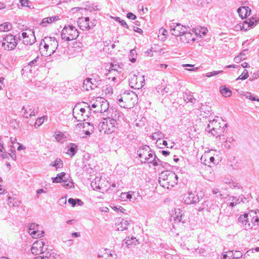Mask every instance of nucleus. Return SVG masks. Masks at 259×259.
Here are the masks:
<instances>
[{
	"label": "nucleus",
	"instance_id": "nucleus-1",
	"mask_svg": "<svg viewBox=\"0 0 259 259\" xmlns=\"http://www.w3.org/2000/svg\"><path fill=\"white\" fill-rule=\"evenodd\" d=\"M259 213L258 210H251L248 213H244L241 215L238 218V222L241 226L245 230L257 229L258 223L259 222Z\"/></svg>",
	"mask_w": 259,
	"mask_h": 259
},
{
	"label": "nucleus",
	"instance_id": "nucleus-2",
	"mask_svg": "<svg viewBox=\"0 0 259 259\" xmlns=\"http://www.w3.org/2000/svg\"><path fill=\"white\" fill-rule=\"evenodd\" d=\"M178 180V177L174 172L165 170L160 174L158 182L161 187L169 189L177 184Z\"/></svg>",
	"mask_w": 259,
	"mask_h": 259
},
{
	"label": "nucleus",
	"instance_id": "nucleus-3",
	"mask_svg": "<svg viewBox=\"0 0 259 259\" xmlns=\"http://www.w3.org/2000/svg\"><path fill=\"white\" fill-rule=\"evenodd\" d=\"M118 103L121 107L130 109L137 102V95L133 92L126 91L117 96Z\"/></svg>",
	"mask_w": 259,
	"mask_h": 259
},
{
	"label": "nucleus",
	"instance_id": "nucleus-4",
	"mask_svg": "<svg viewBox=\"0 0 259 259\" xmlns=\"http://www.w3.org/2000/svg\"><path fill=\"white\" fill-rule=\"evenodd\" d=\"M44 47L46 53L45 55L51 56L56 52L58 47V42L55 37H46L40 43V48Z\"/></svg>",
	"mask_w": 259,
	"mask_h": 259
},
{
	"label": "nucleus",
	"instance_id": "nucleus-5",
	"mask_svg": "<svg viewBox=\"0 0 259 259\" xmlns=\"http://www.w3.org/2000/svg\"><path fill=\"white\" fill-rule=\"evenodd\" d=\"M116 114H115L116 116ZM115 117L112 115V117H107L100 122L98 125V128L100 132L109 134L115 131L117 123Z\"/></svg>",
	"mask_w": 259,
	"mask_h": 259
},
{
	"label": "nucleus",
	"instance_id": "nucleus-6",
	"mask_svg": "<svg viewBox=\"0 0 259 259\" xmlns=\"http://www.w3.org/2000/svg\"><path fill=\"white\" fill-rule=\"evenodd\" d=\"M227 124L221 123L217 119H213L210 121L205 130L214 136L220 137L224 133Z\"/></svg>",
	"mask_w": 259,
	"mask_h": 259
},
{
	"label": "nucleus",
	"instance_id": "nucleus-7",
	"mask_svg": "<svg viewBox=\"0 0 259 259\" xmlns=\"http://www.w3.org/2000/svg\"><path fill=\"white\" fill-rule=\"evenodd\" d=\"M61 37L65 41H70L77 38L79 32L73 26H65L61 31Z\"/></svg>",
	"mask_w": 259,
	"mask_h": 259
},
{
	"label": "nucleus",
	"instance_id": "nucleus-8",
	"mask_svg": "<svg viewBox=\"0 0 259 259\" xmlns=\"http://www.w3.org/2000/svg\"><path fill=\"white\" fill-rule=\"evenodd\" d=\"M145 83L144 76L139 72L137 75L131 73L130 74L129 85L132 88L141 89Z\"/></svg>",
	"mask_w": 259,
	"mask_h": 259
},
{
	"label": "nucleus",
	"instance_id": "nucleus-9",
	"mask_svg": "<svg viewBox=\"0 0 259 259\" xmlns=\"http://www.w3.org/2000/svg\"><path fill=\"white\" fill-rule=\"evenodd\" d=\"M137 154L141 159L142 163H149L150 160L153 158L155 154L151 150L150 147L147 145H145L140 148L137 151Z\"/></svg>",
	"mask_w": 259,
	"mask_h": 259
},
{
	"label": "nucleus",
	"instance_id": "nucleus-10",
	"mask_svg": "<svg viewBox=\"0 0 259 259\" xmlns=\"http://www.w3.org/2000/svg\"><path fill=\"white\" fill-rule=\"evenodd\" d=\"M204 196V193L201 191L199 194L195 195L192 192H188L184 195L183 200L185 204H195L200 201Z\"/></svg>",
	"mask_w": 259,
	"mask_h": 259
},
{
	"label": "nucleus",
	"instance_id": "nucleus-11",
	"mask_svg": "<svg viewBox=\"0 0 259 259\" xmlns=\"http://www.w3.org/2000/svg\"><path fill=\"white\" fill-rule=\"evenodd\" d=\"M17 45L15 36L12 34L7 35L3 39L2 46L7 51L14 50Z\"/></svg>",
	"mask_w": 259,
	"mask_h": 259
},
{
	"label": "nucleus",
	"instance_id": "nucleus-12",
	"mask_svg": "<svg viewBox=\"0 0 259 259\" xmlns=\"http://www.w3.org/2000/svg\"><path fill=\"white\" fill-rule=\"evenodd\" d=\"M19 38L22 39L23 43L25 45H32L36 40L34 32L31 30H28L27 32H23Z\"/></svg>",
	"mask_w": 259,
	"mask_h": 259
},
{
	"label": "nucleus",
	"instance_id": "nucleus-13",
	"mask_svg": "<svg viewBox=\"0 0 259 259\" xmlns=\"http://www.w3.org/2000/svg\"><path fill=\"white\" fill-rule=\"evenodd\" d=\"M170 31L171 34L176 36H180L182 34L185 32V31H187L189 29V27L182 25L180 23H171L169 24Z\"/></svg>",
	"mask_w": 259,
	"mask_h": 259
},
{
	"label": "nucleus",
	"instance_id": "nucleus-14",
	"mask_svg": "<svg viewBox=\"0 0 259 259\" xmlns=\"http://www.w3.org/2000/svg\"><path fill=\"white\" fill-rule=\"evenodd\" d=\"M47 246L45 245V243L42 240H37L33 244L31 251L33 254H38L44 253L47 250Z\"/></svg>",
	"mask_w": 259,
	"mask_h": 259
},
{
	"label": "nucleus",
	"instance_id": "nucleus-15",
	"mask_svg": "<svg viewBox=\"0 0 259 259\" xmlns=\"http://www.w3.org/2000/svg\"><path fill=\"white\" fill-rule=\"evenodd\" d=\"M40 226L35 223H31L29 225L28 233L33 238H40L44 236V232L39 230Z\"/></svg>",
	"mask_w": 259,
	"mask_h": 259
},
{
	"label": "nucleus",
	"instance_id": "nucleus-16",
	"mask_svg": "<svg viewBox=\"0 0 259 259\" xmlns=\"http://www.w3.org/2000/svg\"><path fill=\"white\" fill-rule=\"evenodd\" d=\"M90 18L89 17H81L78 19L77 21V24L80 28L83 30H89L92 28L96 25V24L92 23V25L90 24Z\"/></svg>",
	"mask_w": 259,
	"mask_h": 259
},
{
	"label": "nucleus",
	"instance_id": "nucleus-17",
	"mask_svg": "<svg viewBox=\"0 0 259 259\" xmlns=\"http://www.w3.org/2000/svg\"><path fill=\"white\" fill-rule=\"evenodd\" d=\"M96 82H97V81L96 78H87L83 81L82 88L87 91L93 90L97 87Z\"/></svg>",
	"mask_w": 259,
	"mask_h": 259
},
{
	"label": "nucleus",
	"instance_id": "nucleus-18",
	"mask_svg": "<svg viewBox=\"0 0 259 259\" xmlns=\"http://www.w3.org/2000/svg\"><path fill=\"white\" fill-rule=\"evenodd\" d=\"M22 110H24L23 116L26 118L34 116L37 113V111H35L33 107L29 105L26 106H23Z\"/></svg>",
	"mask_w": 259,
	"mask_h": 259
},
{
	"label": "nucleus",
	"instance_id": "nucleus-19",
	"mask_svg": "<svg viewBox=\"0 0 259 259\" xmlns=\"http://www.w3.org/2000/svg\"><path fill=\"white\" fill-rule=\"evenodd\" d=\"M180 40L184 43H190L191 41H194L195 40L194 36L193 34L188 31H185L180 36Z\"/></svg>",
	"mask_w": 259,
	"mask_h": 259
},
{
	"label": "nucleus",
	"instance_id": "nucleus-20",
	"mask_svg": "<svg viewBox=\"0 0 259 259\" xmlns=\"http://www.w3.org/2000/svg\"><path fill=\"white\" fill-rule=\"evenodd\" d=\"M122 71V69L119 67V65L115 64H111V66L109 69V72L107 73L106 75L107 77L110 79L111 77V75H117V74L121 73Z\"/></svg>",
	"mask_w": 259,
	"mask_h": 259
},
{
	"label": "nucleus",
	"instance_id": "nucleus-21",
	"mask_svg": "<svg viewBox=\"0 0 259 259\" xmlns=\"http://www.w3.org/2000/svg\"><path fill=\"white\" fill-rule=\"evenodd\" d=\"M121 199L125 201L129 199L131 201L134 202L137 199L135 192L130 191L128 193H122L120 195Z\"/></svg>",
	"mask_w": 259,
	"mask_h": 259
},
{
	"label": "nucleus",
	"instance_id": "nucleus-22",
	"mask_svg": "<svg viewBox=\"0 0 259 259\" xmlns=\"http://www.w3.org/2000/svg\"><path fill=\"white\" fill-rule=\"evenodd\" d=\"M129 225L130 223L127 220L121 219L117 225V230L121 231L127 230Z\"/></svg>",
	"mask_w": 259,
	"mask_h": 259
},
{
	"label": "nucleus",
	"instance_id": "nucleus-23",
	"mask_svg": "<svg viewBox=\"0 0 259 259\" xmlns=\"http://www.w3.org/2000/svg\"><path fill=\"white\" fill-rule=\"evenodd\" d=\"M59 19V17L57 16H54L52 17H49L45 18L42 19L41 24L45 27L47 26L48 24L52 23L54 21H56Z\"/></svg>",
	"mask_w": 259,
	"mask_h": 259
},
{
	"label": "nucleus",
	"instance_id": "nucleus-24",
	"mask_svg": "<svg viewBox=\"0 0 259 259\" xmlns=\"http://www.w3.org/2000/svg\"><path fill=\"white\" fill-rule=\"evenodd\" d=\"M8 204L10 207H18L20 204L21 202L16 198H13L11 197L8 198Z\"/></svg>",
	"mask_w": 259,
	"mask_h": 259
},
{
	"label": "nucleus",
	"instance_id": "nucleus-25",
	"mask_svg": "<svg viewBox=\"0 0 259 259\" xmlns=\"http://www.w3.org/2000/svg\"><path fill=\"white\" fill-rule=\"evenodd\" d=\"M220 92L225 97H229L232 95L231 91L225 86H222L220 88Z\"/></svg>",
	"mask_w": 259,
	"mask_h": 259
},
{
	"label": "nucleus",
	"instance_id": "nucleus-26",
	"mask_svg": "<svg viewBox=\"0 0 259 259\" xmlns=\"http://www.w3.org/2000/svg\"><path fill=\"white\" fill-rule=\"evenodd\" d=\"M149 163H152L153 166L161 165L164 166L163 164L166 165L167 163L163 162L161 160L156 157V155H154L153 158H152V160H150Z\"/></svg>",
	"mask_w": 259,
	"mask_h": 259
},
{
	"label": "nucleus",
	"instance_id": "nucleus-27",
	"mask_svg": "<svg viewBox=\"0 0 259 259\" xmlns=\"http://www.w3.org/2000/svg\"><path fill=\"white\" fill-rule=\"evenodd\" d=\"M249 10V7H242L238 9L237 12L239 14V16L243 19L246 17V11Z\"/></svg>",
	"mask_w": 259,
	"mask_h": 259
},
{
	"label": "nucleus",
	"instance_id": "nucleus-28",
	"mask_svg": "<svg viewBox=\"0 0 259 259\" xmlns=\"http://www.w3.org/2000/svg\"><path fill=\"white\" fill-rule=\"evenodd\" d=\"M164 134L160 131H158L153 134L151 136L153 140H157V143H158L161 139L164 138Z\"/></svg>",
	"mask_w": 259,
	"mask_h": 259
},
{
	"label": "nucleus",
	"instance_id": "nucleus-29",
	"mask_svg": "<svg viewBox=\"0 0 259 259\" xmlns=\"http://www.w3.org/2000/svg\"><path fill=\"white\" fill-rule=\"evenodd\" d=\"M77 146L74 144H70L68 147V150L67 153L71 155V156L75 155L76 153Z\"/></svg>",
	"mask_w": 259,
	"mask_h": 259
},
{
	"label": "nucleus",
	"instance_id": "nucleus-30",
	"mask_svg": "<svg viewBox=\"0 0 259 259\" xmlns=\"http://www.w3.org/2000/svg\"><path fill=\"white\" fill-rule=\"evenodd\" d=\"M66 174L64 172L58 174L56 178H53V183H61L65 178Z\"/></svg>",
	"mask_w": 259,
	"mask_h": 259
},
{
	"label": "nucleus",
	"instance_id": "nucleus-31",
	"mask_svg": "<svg viewBox=\"0 0 259 259\" xmlns=\"http://www.w3.org/2000/svg\"><path fill=\"white\" fill-rule=\"evenodd\" d=\"M157 91L158 93L164 95L165 93L167 94L168 93V89L164 85H161L157 88Z\"/></svg>",
	"mask_w": 259,
	"mask_h": 259
},
{
	"label": "nucleus",
	"instance_id": "nucleus-32",
	"mask_svg": "<svg viewBox=\"0 0 259 259\" xmlns=\"http://www.w3.org/2000/svg\"><path fill=\"white\" fill-rule=\"evenodd\" d=\"M243 96L246 99H249L250 100H251L252 101H256L259 102V98H256L250 92H245L244 93Z\"/></svg>",
	"mask_w": 259,
	"mask_h": 259
},
{
	"label": "nucleus",
	"instance_id": "nucleus-33",
	"mask_svg": "<svg viewBox=\"0 0 259 259\" xmlns=\"http://www.w3.org/2000/svg\"><path fill=\"white\" fill-rule=\"evenodd\" d=\"M11 25L9 23L7 22L0 24V31H7L11 30Z\"/></svg>",
	"mask_w": 259,
	"mask_h": 259
},
{
	"label": "nucleus",
	"instance_id": "nucleus-34",
	"mask_svg": "<svg viewBox=\"0 0 259 259\" xmlns=\"http://www.w3.org/2000/svg\"><path fill=\"white\" fill-rule=\"evenodd\" d=\"M10 149L9 151L11 153H13L14 152H15V147L14 146L15 144H17V139L15 138L11 137L10 138Z\"/></svg>",
	"mask_w": 259,
	"mask_h": 259
},
{
	"label": "nucleus",
	"instance_id": "nucleus-35",
	"mask_svg": "<svg viewBox=\"0 0 259 259\" xmlns=\"http://www.w3.org/2000/svg\"><path fill=\"white\" fill-rule=\"evenodd\" d=\"M101 106V110L100 111L98 110L97 112H100L101 113L105 112L107 111V110L109 108L108 103L107 101H103L102 103L100 105Z\"/></svg>",
	"mask_w": 259,
	"mask_h": 259
},
{
	"label": "nucleus",
	"instance_id": "nucleus-36",
	"mask_svg": "<svg viewBox=\"0 0 259 259\" xmlns=\"http://www.w3.org/2000/svg\"><path fill=\"white\" fill-rule=\"evenodd\" d=\"M206 207H207V209L208 211L211 212V207H208V205L207 204V201H205L204 202L202 203L201 204V206L198 207L197 208V210L199 211H201L203 210H204Z\"/></svg>",
	"mask_w": 259,
	"mask_h": 259
},
{
	"label": "nucleus",
	"instance_id": "nucleus-37",
	"mask_svg": "<svg viewBox=\"0 0 259 259\" xmlns=\"http://www.w3.org/2000/svg\"><path fill=\"white\" fill-rule=\"evenodd\" d=\"M63 186L66 188H71L73 187V182L71 181H69L68 179H64L63 180Z\"/></svg>",
	"mask_w": 259,
	"mask_h": 259
},
{
	"label": "nucleus",
	"instance_id": "nucleus-38",
	"mask_svg": "<svg viewBox=\"0 0 259 259\" xmlns=\"http://www.w3.org/2000/svg\"><path fill=\"white\" fill-rule=\"evenodd\" d=\"M63 162L60 159H57L55 161L51 163V166H55L57 168L62 167L63 166Z\"/></svg>",
	"mask_w": 259,
	"mask_h": 259
},
{
	"label": "nucleus",
	"instance_id": "nucleus-39",
	"mask_svg": "<svg viewBox=\"0 0 259 259\" xmlns=\"http://www.w3.org/2000/svg\"><path fill=\"white\" fill-rule=\"evenodd\" d=\"M197 30L198 29H193L192 30V32L195 33V35H200V33L205 35L207 32V29L206 28H201L199 32H198Z\"/></svg>",
	"mask_w": 259,
	"mask_h": 259
},
{
	"label": "nucleus",
	"instance_id": "nucleus-40",
	"mask_svg": "<svg viewBox=\"0 0 259 259\" xmlns=\"http://www.w3.org/2000/svg\"><path fill=\"white\" fill-rule=\"evenodd\" d=\"M184 100L187 102H190L192 103H194L196 101V99L194 98L193 96L190 94H186V96H184Z\"/></svg>",
	"mask_w": 259,
	"mask_h": 259
},
{
	"label": "nucleus",
	"instance_id": "nucleus-41",
	"mask_svg": "<svg viewBox=\"0 0 259 259\" xmlns=\"http://www.w3.org/2000/svg\"><path fill=\"white\" fill-rule=\"evenodd\" d=\"M134 56H137V52L134 49L131 50L130 51V53L129 54V58L131 61L133 63H134L136 61V58L134 57Z\"/></svg>",
	"mask_w": 259,
	"mask_h": 259
},
{
	"label": "nucleus",
	"instance_id": "nucleus-42",
	"mask_svg": "<svg viewBox=\"0 0 259 259\" xmlns=\"http://www.w3.org/2000/svg\"><path fill=\"white\" fill-rule=\"evenodd\" d=\"M257 21H258L257 18L256 17H253L252 18V19L249 20V22L248 23L247 22V21H246L245 23L247 24L248 25V27H249L250 28H252L253 27H254L255 25V24L257 22Z\"/></svg>",
	"mask_w": 259,
	"mask_h": 259
},
{
	"label": "nucleus",
	"instance_id": "nucleus-43",
	"mask_svg": "<svg viewBox=\"0 0 259 259\" xmlns=\"http://www.w3.org/2000/svg\"><path fill=\"white\" fill-rule=\"evenodd\" d=\"M55 136L58 142H62V140L65 138L64 135L61 132H55Z\"/></svg>",
	"mask_w": 259,
	"mask_h": 259
},
{
	"label": "nucleus",
	"instance_id": "nucleus-44",
	"mask_svg": "<svg viewBox=\"0 0 259 259\" xmlns=\"http://www.w3.org/2000/svg\"><path fill=\"white\" fill-rule=\"evenodd\" d=\"M233 256L234 258H239L242 256V253L241 252L238 250L233 251Z\"/></svg>",
	"mask_w": 259,
	"mask_h": 259
},
{
	"label": "nucleus",
	"instance_id": "nucleus-45",
	"mask_svg": "<svg viewBox=\"0 0 259 259\" xmlns=\"http://www.w3.org/2000/svg\"><path fill=\"white\" fill-rule=\"evenodd\" d=\"M91 186L94 190L96 191L100 190L101 189V187L99 185H97L96 181L92 182Z\"/></svg>",
	"mask_w": 259,
	"mask_h": 259
},
{
	"label": "nucleus",
	"instance_id": "nucleus-46",
	"mask_svg": "<svg viewBox=\"0 0 259 259\" xmlns=\"http://www.w3.org/2000/svg\"><path fill=\"white\" fill-rule=\"evenodd\" d=\"M248 50L245 49L243 50L240 54L239 55L241 56V58H243L244 60L246 58V56L248 54Z\"/></svg>",
	"mask_w": 259,
	"mask_h": 259
},
{
	"label": "nucleus",
	"instance_id": "nucleus-47",
	"mask_svg": "<svg viewBox=\"0 0 259 259\" xmlns=\"http://www.w3.org/2000/svg\"><path fill=\"white\" fill-rule=\"evenodd\" d=\"M44 118L45 116L38 118L36 120L35 124H37L38 126L41 125L44 122Z\"/></svg>",
	"mask_w": 259,
	"mask_h": 259
},
{
	"label": "nucleus",
	"instance_id": "nucleus-48",
	"mask_svg": "<svg viewBox=\"0 0 259 259\" xmlns=\"http://www.w3.org/2000/svg\"><path fill=\"white\" fill-rule=\"evenodd\" d=\"M212 193L214 195H217V197L218 196H220V198H222V194H221V192H220L219 189H218V188L213 189L212 190Z\"/></svg>",
	"mask_w": 259,
	"mask_h": 259
},
{
	"label": "nucleus",
	"instance_id": "nucleus-49",
	"mask_svg": "<svg viewBox=\"0 0 259 259\" xmlns=\"http://www.w3.org/2000/svg\"><path fill=\"white\" fill-rule=\"evenodd\" d=\"M240 75L242 76V78L243 79H246L248 77V71L246 69H244Z\"/></svg>",
	"mask_w": 259,
	"mask_h": 259
},
{
	"label": "nucleus",
	"instance_id": "nucleus-50",
	"mask_svg": "<svg viewBox=\"0 0 259 259\" xmlns=\"http://www.w3.org/2000/svg\"><path fill=\"white\" fill-rule=\"evenodd\" d=\"M259 77V73L258 72L254 73L249 78L250 81H252L255 79H257Z\"/></svg>",
	"mask_w": 259,
	"mask_h": 259
},
{
	"label": "nucleus",
	"instance_id": "nucleus-51",
	"mask_svg": "<svg viewBox=\"0 0 259 259\" xmlns=\"http://www.w3.org/2000/svg\"><path fill=\"white\" fill-rule=\"evenodd\" d=\"M77 110V107L76 106L75 107V108L73 109V117L75 118V119H77L78 118H79L78 119H77L78 121H81L82 120H84L85 119L82 117V118H80L79 117L77 116H76L74 113H75V112H74V110Z\"/></svg>",
	"mask_w": 259,
	"mask_h": 259
},
{
	"label": "nucleus",
	"instance_id": "nucleus-52",
	"mask_svg": "<svg viewBox=\"0 0 259 259\" xmlns=\"http://www.w3.org/2000/svg\"><path fill=\"white\" fill-rule=\"evenodd\" d=\"M127 18L132 20H135L136 18V16L132 13L129 12L127 14Z\"/></svg>",
	"mask_w": 259,
	"mask_h": 259
},
{
	"label": "nucleus",
	"instance_id": "nucleus-53",
	"mask_svg": "<svg viewBox=\"0 0 259 259\" xmlns=\"http://www.w3.org/2000/svg\"><path fill=\"white\" fill-rule=\"evenodd\" d=\"M68 203L71 205L72 207H74L76 205L75 199L70 198L68 199Z\"/></svg>",
	"mask_w": 259,
	"mask_h": 259
},
{
	"label": "nucleus",
	"instance_id": "nucleus-54",
	"mask_svg": "<svg viewBox=\"0 0 259 259\" xmlns=\"http://www.w3.org/2000/svg\"><path fill=\"white\" fill-rule=\"evenodd\" d=\"M46 193V191L44 189H38L36 191V197L37 198H38L39 194H40L41 193Z\"/></svg>",
	"mask_w": 259,
	"mask_h": 259
},
{
	"label": "nucleus",
	"instance_id": "nucleus-55",
	"mask_svg": "<svg viewBox=\"0 0 259 259\" xmlns=\"http://www.w3.org/2000/svg\"><path fill=\"white\" fill-rule=\"evenodd\" d=\"M59 203L60 205H63L66 203V198L64 197L61 198L59 200Z\"/></svg>",
	"mask_w": 259,
	"mask_h": 259
},
{
	"label": "nucleus",
	"instance_id": "nucleus-56",
	"mask_svg": "<svg viewBox=\"0 0 259 259\" xmlns=\"http://www.w3.org/2000/svg\"><path fill=\"white\" fill-rule=\"evenodd\" d=\"M117 19H118L119 22H120L122 26L127 28H128V25L125 21L123 20H120L119 18H117Z\"/></svg>",
	"mask_w": 259,
	"mask_h": 259
},
{
	"label": "nucleus",
	"instance_id": "nucleus-57",
	"mask_svg": "<svg viewBox=\"0 0 259 259\" xmlns=\"http://www.w3.org/2000/svg\"><path fill=\"white\" fill-rule=\"evenodd\" d=\"M2 153V154H1V157L4 159L7 158L8 156L10 155V153L6 152L5 150H3V152Z\"/></svg>",
	"mask_w": 259,
	"mask_h": 259
},
{
	"label": "nucleus",
	"instance_id": "nucleus-58",
	"mask_svg": "<svg viewBox=\"0 0 259 259\" xmlns=\"http://www.w3.org/2000/svg\"><path fill=\"white\" fill-rule=\"evenodd\" d=\"M214 158L213 157V156H210L209 157V161H208L207 162V164L209 166H211V165H210L211 163H212V164H214Z\"/></svg>",
	"mask_w": 259,
	"mask_h": 259
},
{
	"label": "nucleus",
	"instance_id": "nucleus-59",
	"mask_svg": "<svg viewBox=\"0 0 259 259\" xmlns=\"http://www.w3.org/2000/svg\"><path fill=\"white\" fill-rule=\"evenodd\" d=\"M4 150L3 142L2 141V138L0 136V152H3V150Z\"/></svg>",
	"mask_w": 259,
	"mask_h": 259
},
{
	"label": "nucleus",
	"instance_id": "nucleus-60",
	"mask_svg": "<svg viewBox=\"0 0 259 259\" xmlns=\"http://www.w3.org/2000/svg\"><path fill=\"white\" fill-rule=\"evenodd\" d=\"M167 67V65L166 64H157L156 68H157V69H159L163 68H166Z\"/></svg>",
	"mask_w": 259,
	"mask_h": 259
},
{
	"label": "nucleus",
	"instance_id": "nucleus-61",
	"mask_svg": "<svg viewBox=\"0 0 259 259\" xmlns=\"http://www.w3.org/2000/svg\"><path fill=\"white\" fill-rule=\"evenodd\" d=\"M244 60L243 58H241V56H240V55H238L237 56H236L235 58H234V61L236 63H238L239 62H240L241 60Z\"/></svg>",
	"mask_w": 259,
	"mask_h": 259
},
{
	"label": "nucleus",
	"instance_id": "nucleus-62",
	"mask_svg": "<svg viewBox=\"0 0 259 259\" xmlns=\"http://www.w3.org/2000/svg\"><path fill=\"white\" fill-rule=\"evenodd\" d=\"M114 208L115 210H118L122 212H124L125 210L120 206H114Z\"/></svg>",
	"mask_w": 259,
	"mask_h": 259
},
{
	"label": "nucleus",
	"instance_id": "nucleus-63",
	"mask_svg": "<svg viewBox=\"0 0 259 259\" xmlns=\"http://www.w3.org/2000/svg\"><path fill=\"white\" fill-rule=\"evenodd\" d=\"M20 3L23 6H28L29 1L28 0H20Z\"/></svg>",
	"mask_w": 259,
	"mask_h": 259
},
{
	"label": "nucleus",
	"instance_id": "nucleus-64",
	"mask_svg": "<svg viewBox=\"0 0 259 259\" xmlns=\"http://www.w3.org/2000/svg\"><path fill=\"white\" fill-rule=\"evenodd\" d=\"M34 259H49L47 256H37Z\"/></svg>",
	"mask_w": 259,
	"mask_h": 259
}]
</instances>
